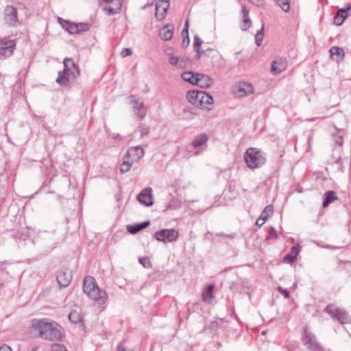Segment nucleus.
Listing matches in <instances>:
<instances>
[{
  "label": "nucleus",
  "instance_id": "1",
  "mask_svg": "<svg viewBox=\"0 0 351 351\" xmlns=\"http://www.w3.org/2000/svg\"><path fill=\"white\" fill-rule=\"evenodd\" d=\"M31 327L36 332V337L41 339L51 341H60L62 339V328L50 319H33L31 321Z\"/></svg>",
  "mask_w": 351,
  "mask_h": 351
},
{
  "label": "nucleus",
  "instance_id": "2",
  "mask_svg": "<svg viewBox=\"0 0 351 351\" xmlns=\"http://www.w3.org/2000/svg\"><path fill=\"white\" fill-rule=\"evenodd\" d=\"M83 291L90 299L95 300L98 304L103 305L108 301L106 292L101 289L95 278L87 276L84 279Z\"/></svg>",
  "mask_w": 351,
  "mask_h": 351
},
{
  "label": "nucleus",
  "instance_id": "3",
  "mask_svg": "<svg viewBox=\"0 0 351 351\" xmlns=\"http://www.w3.org/2000/svg\"><path fill=\"white\" fill-rule=\"evenodd\" d=\"M186 97L191 104L202 109L210 110L213 104L212 96L203 90L188 91Z\"/></svg>",
  "mask_w": 351,
  "mask_h": 351
},
{
  "label": "nucleus",
  "instance_id": "4",
  "mask_svg": "<svg viewBox=\"0 0 351 351\" xmlns=\"http://www.w3.org/2000/svg\"><path fill=\"white\" fill-rule=\"evenodd\" d=\"M244 160L247 166L252 169L261 167L265 163V154L256 147L248 148L244 156Z\"/></svg>",
  "mask_w": 351,
  "mask_h": 351
},
{
  "label": "nucleus",
  "instance_id": "5",
  "mask_svg": "<svg viewBox=\"0 0 351 351\" xmlns=\"http://www.w3.org/2000/svg\"><path fill=\"white\" fill-rule=\"evenodd\" d=\"M301 341L309 351H323L324 348L318 341L315 335L307 326L304 327L301 335Z\"/></svg>",
  "mask_w": 351,
  "mask_h": 351
},
{
  "label": "nucleus",
  "instance_id": "6",
  "mask_svg": "<svg viewBox=\"0 0 351 351\" xmlns=\"http://www.w3.org/2000/svg\"><path fill=\"white\" fill-rule=\"evenodd\" d=\"M324 311L332 318L336 319L341 324H347L351 322V319L347 312L340 308H337L333 304L326 306Z\"/></svg>",
  "mask_w": 351,
  "mask_h": 351
},
{
  "label": "nucleus",
  "instance_id": "7",
  "mask_svg": "<svg viewBox=\"0 0 351 351\" xmlns=\"http://www.w3.org/2000/svg\"><path fill=\"white\" fill-rule=\"evenodd\" d=\"M16 40L10 37L0 38V59H5L11 56L16 49Z\"/></svg>",
  "mask_w": 351,
  "mask_h": 351
},
{
  "label": "nucleus",
  "instance_id": "8",
  "mask_svg": "<svg viewBox=\"0 0 351 351\" xmlns=\"http://www.w3.org/2000/svg\"><path fill=\"white\" fill-rule=\"evenodd\" d=\"M60 23L62 28L70 34H80L82 32H86L89 29V25L84 23H71L70 21L60 19Z\"/></svg>",
  "mask_w": 351,
  "mask_h": 351
},
{
  "label": "nucleus",
  "instance_id": "9",
  "mask_svg": "<svg viewBox=\"0 0 351 351\" xmlns=\"http://www.w3.org/2000/svg\"><path fill=\"white\" fill-rule=\"evenodd\" d=\"M178 232L175 229H162L155 233V238L165 243L176 241L178 238Z\"/></svg>",
  "mask_w": 351,
  "mask_h": 351
},
{
  "label": "nucleus",
  "instance_id": "10",
  "mask_svg": "<svg viewBox=\"0 0 351 351\" xmlns=\"http://www.w3.org/2000/svg\"><path fill=\"white\" fill-rule=\"evenodd\" d=\"M234 92L238 97H245L254 93V86L250 82H240L234 87Z\"/></svg>",
  "mask_w": 351,
  "mask_h": 351
},
{
  "label": "nucleus",
  "instance_id": "11",
  "mask_svg": "<svg viewBox=\"0 0 351 351\" xmlns=\"http://www.w3.org/2000/svg\"><path fill=\"white\" fill-rule=\"evenodd\" d=\"M64 69L66 70L65 75L69 78L71 76L77 77L80 75V71L72 58H66L63 61Z\"/></svg>",
  "mask_w": 351,
  "mask_h": 351
},
{
  "label": "nucleus",
  "instance_id": "12",
  "mask_svg": "<svg viewBox=\"0 0 351 351\" xmlns=\"http://www.w3.org/2000/svg\"><path fill=\"white\" fill-rule=\"evenodd\" d=\"M5 22L9 26H16L18 23L17 10L16 8L8 5L5 9Z\"/></svg>",
  "mask_w": 351,
  "mask_h": 351
},
{
  "label": "nucleus",
  "instance_id": "13",
  "mask_svg": "<svg viewBox=\"0 0 351 351\" xmlns=\"http://www.w3.org/2000/svg\"><path fill=\"white\" fill-rule=\"evenodd\" d=\"M106 3L104 9L108 15H113L119 13L121 10L122 3L121 0H103Z\"/></svg>",
  "mask_w": 351,
  "mask_h": 351
},
{
  "label": "nucleus",
  "instance_id": "14",
  "mask_svg": "<svg viewBox=\"0 0 351 351\" xmlns=\"http://www.w3.org/2000/svg\"><path fill=\"white\" fill-rule=\"evenodd\" d=\"M169 8V0H160L156 3L155 16L157 20L162 21L165 18Z\"/></svg>",
  "mask_w": 351,
  "mask_h": 351
},
{
  "label": "nucleus",
  "instance_id": "15",
  "mask_svg": "<svg viewBox=\"0 0 351 351\" xmlns=\"http://www.w3.org/2000/svg\"><path fill=\"white\" fill-rule=\"evenodd\" d=\"M131 105L136 118L138 120L143 119L146 115L144 104L140 101L138 99H134L131 101Z\"/></svg>",
  "mask_w": 351,
  "mask_h": 351
},
{
  "label": "nucleus",
  "instance_id": "16",
  "mask_svg": "<svg viewBox=\"0 0 351 351\" xmlns=\"http://www.w3.org/2000/svg\"><path fill=\"white\" fill-rule=\"evenodd\" d=\"M287 67V62L285 58L277 57L272 62L271 72L274 75H278L285 71Z\"/></svg>",
  "mask_w": 351,
  "mask_h": 351
},
{
  "label": "nucleus",
  "instance_id": "17",
  "mask_svg": "<svg viewBox=\"0 0 351 351\" xmlns=\"http://www.w3.org/2000/svg\"><path fill=\"white\" fill-rule=\"evenodd\" d=\"M152 191L150 187H147L142 190L138 195L137 198L142 204L146 206H150L154 204Z\"/></svg>",
  "mask_w": 351,
  "mask_h": 351
},
{
  "label": "nucleus",
  "instance_id": "18",
  "mask_svg": "<svg viewBox=\"0 0 351 351\" xmlns=\"http://www.w3.org/2000/svg\"><path fill=\"white\" fill-rule=\"evenodd\" d=\"M56 280L60 287H66L71 282L72 274L69 270L60 271L56 276Z\"/></svg>",
  "mask_w": 351,
  "mask_h": 351
},
{
  "label": "nucleus",
  "instance_id": "19",
  "mask_svg": "<svg viewBox=\"0 0 351 351\" xmlns=\"http://www.w3.org/2000/svg\"><path fill=\"white\" fill-rule=\"evenodd\" d=\"M215 289V285H208L206 287H205L202 292V298L204 302L207 304H210L213 299H214V295L213 291Z\"/></svg>",
  "mask_w": 351,
  "mask_h": 351
},
{
  "label": "nucleus",
  "instance_id": "20",
  "mask_svg": "<svg viewBox=\"0 0 351 351\" xmlns=\"http://www.w3.org/2000/svg\"><path fill=\"white\" fill-rule=\"evenodd\" d=\"M208 141V136L205 133H201L194 138V139L191 141V145L194 148H198L204 145H206Z\"/></svg>",
  "mask_w": 351,
  "mask_h": 351
},
{
  "label": "nucleus",
  "instance_id": "21",
  "mask_svg": "<svg viewBox=\"0 0 351 351\" xmlns=\"http://www.w3.org/2000/svg\"><path fill=\"white\" fill-rule=\"evenodd\" d=\"M173 27L171 25H167L159 31V36L164 40H169L173 37Z\"/></svg>",
  "mask_w": 351,
  "mask_h": 351
},
{
  "label": "nucleus",
  "instance_id": "22",
  "mask_svg": "<svg viewBox=\"0 0 351 351\" xmlns=\"http://www.w3.org/2000/svg\"><path fill=\"white\" fill-rule=\"evenodd\" d=\"M198 76L199 77L197 78V86L203 88H206L210 87L213 84V79L208 75L199 73Z\"/></svg>",
  "mask_w": 351,
  "mask_h": 351
},
{
  "label": "nucleus",
  "instance_id": "23",
  "mask_svg": "<svg viewBox=\"0 0 351 351\" xmlns=\"http://www.w3.org/2000/svg\"><path fill=\"white\" fill-rule=\"evenodd\" d=\"M144 154V149L141 146L132 147L127 152V157L132 156L136 160L141 158Z\"/></svg>",
  "mask_w": 351,
  "mask_h": 351
},
{
  "label": "nucleus",
  "instance_id": "24",
  "mask_svg": "<svg viewBox=\"0 0 351 351\" xmlns=\"http://www.w3.org/2000/svg\"><path fill=\"white\" fill-rule=\"evenodd\" d=\"M169 62L177 69H184L186 66V62L184 58H180L177 55L169 58Z\"/></svg>",
  "mask_w": 351,
  "mask_h": 351
},
{
  "label": "nucleus",
  "instance_id": "25",
  "mask_svg": "<svg viewBox=\"0 0 351 351\" xmlns=\"http://www.w3.org/2000/svg\"><path fill=\"white\" fill-rule=\"evenodd\" d=\"M149 221H145L140 223H135L128 226V230L131 234H136L149 225Z\"/></svg>",
  "mask_w": 351,
  "mask_h": 351
},
{
  "label": "nucleus",
  "instance_id": "26",
  "mask_svg": "<svg viewBox=\"0 0 351 351\" xmlns=\"http://www.w3.org/2000/svg\"><path fill=\"white\" fill-rule=\"evenodd\" d=\"M350 7L347 9H340L337 12V14L335 16L334 22L337 25H341L344 20L348 16V10H350Z\"/></svg>",
  "mask_w": 351,
  "mask_h": 351
},
{
  "label": "nucleus",
  "instance_id": "27",
  "mask_svg": "<svg viewBox=\"0 0 351 351\" xmlns=\"http://www.w3.org/2000/svg\"><path fill=\"white\" fill-rule=\"evenodd\" d=\"M337 199L335 193L333 191H328L324 195V199L322 206L326 208L331 202Z\"/></svg>",
  "mask_w": 351,
  "mask_h": 351
},
{
  "label": "nucleus",
  "instance_id": "28",
  "mask_svg": "<svg viewBox=\"0 0 351 351\" xmlns=\"http://www.w3.org/2000/svg\"><path fill=\"white\" fill-rule=\"evenodd\" d=\"M330 52L332 57L336 56V60L337 61L343 59L344 51L341 47L333 46L330 48Z\"/></svg>",
  "mask_w": 351,
  "mask_h": 351
},
{
  "label": "nucleus",
  "instance_id": "29",
  "mask_svg": "<svg viewBox=\"0 0 351 351\" xmlns=\"http://www.w3.org/2000/svg\"><path fill=\"white\" fill-rule=\"evenodd\" d=\"M66 70L58 72V76L56 80L57 84L60 86H67L69 83V78L65 75Z\"/></svg>",
  "mask_w": 351,
  "mask_h": 351
},
{
  "label": "nucleus",
  "instance_id": "30",
  "mask_svg": "<svg viewBox=\"0 0 351 351\" xmlns=\"http://www.w3.org/2000/svg\"><path fill=\"white\" fill-rule=\"evenodd\" d=\"M273 213H274L273 206H271V205L267 206L264 208L263 211L262 212V213L259 217H261V219H263V221H265L269 218V217L271 214H273Z\"/></svg>",
  "mask_w": 351,
  "mask_h": 351
},
{
  "label": "nucleus",
  "instance_id": "31",
  "mask_svg": "<svg viewBox=\"0 0 351 351\" xmlns=\"http://www.w3.org/2000/svg\"><path fill=\"white\" fill-rule=\"evenodd\" d=\"M126 158L127 159H124L120 167V171L121 173L128 172L131 169V167L133 164V161H131L128 157L126 156Z\"/></svg>",
  "mask_w": 351,
  "mask_h": 351
},
{
  "label": "nucleus",
  "instance_id": "32",
  "mask_svg": "<svg viewBox=\"0 0 351 351\" xmlns=\"http://www.w3.org/2000/svg\"><path fill=\"white\" fill-rule=\"evenodd\" d=\"M264 37V25H263L261 28L257 31L255 35V41L257 46H260L263 42Z\"/></svg>",
  "mask_w": 351,
  "mask_h": 351
},
{
  "label": "nucleus",
  "instance_id": "33",
  "mask_svg": "<svg viewBox=\"0 0 351 351\" xmlns=\"http://www.w3.org/2000/svg\"><path fill=\"white\" fill-rule=\"evenodd\" d=\"M284 12H289L290 9L289 0H275Z\"/></svg>",
  "mask_w": 351,
  "mask_h": 351
},
{
  "label": "nucleus",
  "instance_id": "34",
  "mask_svg": "<svg viewBox=\"0 0 351 351\" xmlns=\"http://www.w3.org/2000/svg\"><path fill=\"white\" fill-rule=\"evenodd\" d=\"M300 252L299 245H293L291 248L290 254L291 255V262H294L296 260L297 256Z\"/></svg>",
  "mask_w": 351,
  "mask_h": 351
},
{
  "label": "nucleus",
  "instance_id": "35",
  "mask_svg": "<svg viewBox=\"0 0 351 351\" xmlns=\"http://www.w3.org/2000/svg\"><path fill=\"white\" fill-rule=\"evenodd\" d=\"M252 25V21L249 17H243V25H241V29L243 30L247 29Z\"/></svg>",
  "mask_w": 351,
  "mask_h": 351
},
{
  "label": "nucleus",
  "instance_id": "36",
  "mask_svg": "<svg viewBox=\"0 0 351 351\" xmlns=\"http://www.w3.org/2000/svg\"><path fill=\"white\" fill-rule=\"evenodd\" d=\"M138 261L145 268H149L152 266L151 262L147 257L139 258Z\"/></svg>",
  "mask_w": 351,
  "mask_h": 351
},
{
  "label": "nucleus",
  "instance_id": "37",
  "mask_svg": "<svg viewBox=\"0 0 351 351\" xmlns=\"http://www.w3.org/2000/svg\"><path fill=\"white\" fill-rule=\"evenodd\" d=\"M165 54L169 58L176 56V49L173 47H168L165 49Z\"/></svg>",
  "mask_w": 351,
  "mask_h": 351
},
{
  "label": "nucleus",
  "instance_id": "38",
  "mask_svg": "<svg viewBox=\"0 0 351 351\" xmlns=\"http://www.w3.org/2000/svg\"><path fill=\"white\" fill-rule=\"evenodd\" d=\"M139 131L141 132V136H146L149 132V127L146 126L145 125L141 124L139 125Z\"/></svg>",
  "mask_w": 351,
  "mask_h": 351
},
{
  "label": "nucleus",
  "instance_id": "39",
  "mask_svg": "<svg viewBox=\"0 0 351 351\" xmlns=\"http://www.w3.org/2000/svg\"><path fill=\"white\" fill-rule=\"evenodd\" d=\"M69 319H70L71 322H72L73 323H77L80 320L79 316H78L77 312L75 311H73L69 313Z\"/></svg>",
  "mask_w": 351,
  "mask_h": 351
},
{
  "label": "nucleus",
  "instance_id": "40",
  "mask_svg": "<svg viewBox=\"0 0 351 351\" xmlns=\"http://www.w3.org/2000/svg\"><path fill=\"white\" fill-rule=\"evenodd\" d=\"M51 351H67L62 344L54 343L51 346Z\"/></svg>",
  "mask_w": 351,
  "mask_h": 351
},
{
  "label": "nucleus",
  "instance_id": "41",
  "mask_svg": "<svg viewBox=\"0 0 351 351\" xmlns=\"http://www.w3.org/2000/svg\"><path fill=\"white\" fill-rule=\"evenodd\" d=\"M202 43H203V41L201 39V38L197 34H196L194 37V43H193L194 49H196V48H200Z\"/></svg>",
  "mask_w": 351,
  "mask_h": 351
},
{
  "label": "nucleus",
  "instance_id": "42",
  "mask_svg": "<svg viewBox=\"0 0 351 351\" xmlns=\"http://www.w3.org/2000/svg\"><path fill=\"white\" fill-rule=\"evenodd\" d=\"M277 291L281 294H282L285 298H289L290 293L287 289H284L282 287L279 286L277 287Z\"/></svg>",
  "mask_w": 351,
  "mask_h": 351
},
{
  "label": "nucleus",
  "instance_id": "43",
  "mask_svg": "<svg viewBox=\"0 0 351 351\" xmlns=\"http://www.w3.org/2000/svg\"><path fill=\"white\" fill-rule=\"evenodd\" d=\"M193 73V72L192 71H185L182 74L181 77L183 80L188 82L189 81H191V77Z\"/></svg>",
  "mask_w": 351,
  "mask_h": 351
},
{
  "label": "nucleus",
  "instance_id": "44",
  "mask_svg": "<svg viewBox=\"0 0 351 351\" xmlns=\"http://www.w3.org/2000/svg\"><path fill=\"white\" fill-rule=\"evenodd\" d=\"M132 53V51L130 48H124L121 52V56L122 58H125L127 56H131Z\"/></svg>",
  "mask_w": 351,
  "mask_h": 351
},
{
  "label": "nucleus",
  "instance_id": "45",
  "mask_svg": "<svg viewBox=\"0 0 351 351\" xmlns=\"http://www.w3.org/2000/svg\"><path fill=\"white\" fill-rule=\"evenodd\" d=\"M277 237H277V234H276V231L275 228L273 227H271L269 229L267 239H271V238L276 239Z\"/></svg>",
  "mask_w": 351,
  "mask_h": 351
},
{
  "label": "nucleus",
  "instance_id": "46",
  "mask_svg": "<svg viewBox=\"0 0 351 351\" xmlns=\"http://www.w3.org/2000/svg\"><path fill=\"white\" fill-rule=\"evenodd\" d=\"M198 74L199 73H193L191 77V81H189L188 82L191 83V84H193V85H197V78L199 77L198 76Z\"/></svg>",
  "mask_w": 351,
  "mask_h": 351
},
{
  "label": "nucleus",
  "instance_id": "47",
  "mask_svg": "<svg viewBox=\"0 0 351 351\" xmlns=\"http://www.w3.org/2000/svg\"><path fill=\"white\" fill-rule=\"evenodd\" d=\"M183 36V40L182 42V45L184 48L188 47L189 44V35H184Z\"/></svg>",
  "mask_w": 351,
  "mask_h": 351
},
{
  "label": "nucleus",
  "instance_id": "48",
  "mask_svg": "<svg viewBox=\"0 0 351 351\" xmlns=\"http://www.w3.org/2000/svg\"><path fill=\"white\" fill-rule=\"evenodd\" d=\"M188 29H189V21H186L185 22V24H184V27L182 29V35L184 36V35H189V31H188Z\"/></svg>",
  "mask_w": 351,
  "mask_h": 351
},
{
  "label": "nucleus",
  "instance_id": "49",
  "mask_svg": "<svg viewBox=\"0 0 351 351\" xmlns=\"http://www.w3.org/2000/svg\"><path fill=\"white\" fill-rule=\"evenodd\" d=\"M250 2L254 3V5L257 6H263L264 5V1L263 0H249Z\"/></svg>",
  "mask_w": 351,
  "mask_h": 351
},
{
  "label": "nucleus",
  "instance_id": "50",
  "mask_svg": "<svg viewBox=\"0 0 351 351\" xmlns=\"http://www.w3.org/2000/svg\"><path fill=\"white\" fill-rule=\"evenodd\" d=\"M291 255L290 254H287L284 256L283 261L285 263H293V262H291Z\"/></svg>",
  "mask_w": 351,
  "mask_h": 351
},
{
  "label": "nucleus",
  "instance_id": "51",
  "mask_svg": "<svg viewBox=\"0 0 351 351\" xmlns=\"http://www.w3.org/2000/svg\"><path fill=\"white\" fill-rule=\"evenodd\" d=\"M0 351H12L11 348L6 344H3L0 347Z\"/></svg>",
  "mask_w": 351,
  "mask_h": 351
},
{
  "label": "nucleus",
  "instance_id": "52",
  "mask_svg": "<svg viewBox=\"0 0 351 351\" xmlns=\"http://www.w3.org/2000/svg\"><path fill=\"white\" fill-rule=\"evenodd\" d=\"M243 17H249V10L245 6L243 7L242 9Z\"/></svg>",
  "mask_w": 351,
  "mask_h": 351
},
{
  "label": "nucleus",
  "instance_id": "53",
  "mask_svg": "<svg viewBox=\"0 0 351 351\" xmlns=\"http://www.w3.org/2000/svg\"><path fill=\"white\" fill-rule=\"evenodd\" d=\"M195 50L197 52L196 56L197 57V58H199L204 52V51L201 50L200 48H196V49Z\"/></svg>",
  "mask_w": 351,
  "mask_h": 351
},
{
  "label": "nucleus",
  "instance_id": "54",
  "mask_svg": "<svg viewBox=\"0 0 351 351\" xmlns=\"http://www.w3.org/2000/svg\"><path fill=\"white\" fill-rule=\"evenodd\" d=\"M264 223L263 219H261V217H259L256 221V225L258 227H261Z\"/></svg>",
  "mask_w": 351,
  "mask_h": 351
},
{
  "label": "nucleus",
  "instance_id": "55",
  "mask_svg": "<svg viewBox=\"0 0 351 351\" xmlns=\"http://www.w3.org/2000/svg\"><path fill=\"white\" fill-rule=\"evenodd\" d=\"M229 192L232 193L234 190V186H232L231 183H229L227 186Z\"/></svg>",
  "mask_w": 351,
  "mask_h": 351
},
{
  "label": "nucleus",
  "instance_id": "56",
  "mask_svg": "<svg viewBox=\"0 0 351 351\" xmlns=\"http://www.w3.org/2000/svg\"><path fill=\"white\" fill-rule=\"evenodd\" d=\"M337 143H338L339 145H341L343 143L342 138H340L339 141H337Z\"/></svg>",
  "mask_w": 351,
  "mask_h": 351
}]
</instances>
